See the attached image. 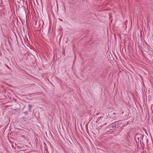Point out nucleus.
<instances>
[{
	"label": "nucleus",
	"mask_w": 153,
	"mask_h": 153,
	"mask_svg": "<svg viewBox=\"0 0 153 153\" xmlns=\"http://www.w3.org/2000/svg\"><path fill=\"white\" fill-rule=\"evenodd\" d=\"M113 114H115V113H113Z\"/></svg>",
	"instance_id": "obj_7"
},
{
	"label": "nucleus",
	"mask_w": 153,
	"mask_h": 153,
	"mask_svg": "<svg viewBox=\"0 0 153 153\" xmlns=\"http://www.w3.org/2000/svg\"><path fill=\"white\" fill-rule=\"evenodd\" d=\"M136 137H137V139H138V141L140 142V143L141 140H143V135L140 134H137V135Z\"/></svg>",
	"instance_id": "obj_3"
},
{
	"label": "nucleus",
	"mask_w": 153,
	"mask_h": 153,
	"mask_svg": "<svg viewBox=\"0 0 153 153\" xmlns=\"http://www.w3.org/2000/svg\"><path fill=\"white\" fill-rule=\"evenodd\" d=\"M6 67L9 69H10V70H11V69L7 65H6Z\"/></svg>",
	"instance_id": "obj_4"
},
{
	"label": "nucleus",
	"mask_w": 153,
	"mask_h": 153,
	"mask_svg": "<svg viewBox=\"0 0 153 153\" xmlns=\"http://www.w3.org/2000/svg\"><path fill=\"white\" fill-rule=\"evenodd\" d=\"M119 125L118 123L116 122L113 123L110 125L109 126V128L111 130L114 129Z\"/></svg>",
	"instance_id": "obj_2"
},
{
	"label": "nucleus",
	"mask_w": 153,
	"mask_h": 153,
	"mask_svg": "<svg viewBox=\"0 0 153 153\" xmlns=\"http://www.w3.org/2000/svg\"><path fill=\"white\" fill-rule=\"evenodd\" d=\"M28 106H29V107H30V108H31V107H32V105H28Z\"/></svg>",
	"instance_id": "obj_5"
},
{
	"label": "nucleus",
	"mask_w": 153,
	"mask_h": 153,
	"mask_svg": "<svg viewBox=\"0 0 153 153\" xmlns=\"http://www.w3.org/2000/svg\"><path fill=\"white\" fill-rule=\"evenodd\" d=\"M107 124V123H105V124H104V125H106Z\"/></svg>",
	"instance_id": "obj_6"
},
{
	"label": "nucleus",
	"mask_w": 153,
	"mask_h": 153,
	"mask_svg": "<svg viewBox=\"0 0 153 153\" xmlns=\"http://www.w3.org/2000/svg\"><path fill=\"white\" fill-rule=\"evenodd\" d=\"M40 20L37 19V20H34L33 21V25H34V27L36 28H38L39 27H40L41 25V23H40Z\"/></svg>",
	"instance_id": "obj_1"
}]
</instances>
